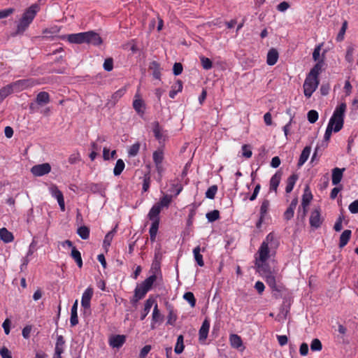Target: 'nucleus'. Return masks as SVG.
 Masks as SVG:
<instances>
[{"mask_svg": "<svg viewBox=\"0 0 358 358\" xmlns=\"http://www.w3.org/2000/svg\"><path fill=\"white\" fill-rule=\"evenodd\" d=\"M278 243L274 236L272 234L267 235L258 250L255 265L257 272L265 279L268 286L272 289L278 291V269L274 260H268L275 255Z\"/></svg>", "mask_w": 358, "mask_h": 358, "instance_id": "1", "label": "nucleus"}, {"mask_svg": "<svg viewBox=\"0 0 358 358\" xmlns=\"http://www.w3.org/2000/svg\"><path fill=\"white\" fill-rule=\"evenodd\" d=\"M39 10L40 6L37 3H34L27 8L17 24L16 33L22 34L26 31Z\"/></svg>", "mask_w": 358, "mask_h": 358, "instance_id": "2", "label": "nucleus"}, {"mask_svg": "<svg viewBox=\"0 0 358 358\" xmlns=\"http://www.w3.org/2000/svg\"><path fill=\"white\" fill-rule=\"evenodd\" d=\"M346 109L347 105L345 103H341L336 107L329 119L327 126L334 129V132H338L343 128Z\"/></svg>", "mask_w": 358, "mask_h": 358, "instance_id": "3", "label": "nucleus"}, {"mask_svg": "<svg viewBox=\"0 0 358 358\" xmlns=\"http://www.w3.org/2000/svg\"><path fill=\"white\" fill-rule=\"evenodd\" d=\"M319 84V78H314L310 76H306V78L303 85V94L305 96L306 98H310L318 87Z\"/></svg>", "mask_w": 358, "mask_h": 358, "instance_id": "4", "label": "nucleus"}, {"mask_svg": "<svg viewBox=\"0 0 358 358\" xmlns=\"http://www.w3.org/2000/svg\"><path fill=\"white\" fill-rule=\"evenodd\" d=\"M152 159L157 172L161 176L166 169L164 150L162 148L155 150L152 153Z\"/></svg>", "mask_w": 358, "mask_h": 358, "instance_id": "5", "label": "nucleus"}, {"mask_svg": "<svg viewBox=\"0 0 358 358\" xmlns=\"http://www.w3.org/2000/svg\"><path fill=\"white\" fill-rule=\"evenodd\" d=\"M152 131L156 140L159 143H164L169 138V134L166 130H164L157 122L152 123Z\"/></svg>", "mask_w": 358, "mask_h": 358, "instance_id": "6", "label": "nucleus"}, {"mask_svg": "<svg viewBox=\"0 0 358 358\" xmlns=\"http://www.w3.org/2000/svg\"><path fill=\"white\" fill-rule=\"evenodd\" d=\"M38 83L34 79L19 80L13 83H11L12 87L15 92L22 91L27 88L33 87L37 85Z\"/></svg>", "mask_w": 358, "mask_h": 358, "instance_id": "7", "label": "nucleus"}, {"mask_svg": "<svg viewBox=\"0 0 358 358\" xmlns=\"http://www.w3.org/2000/svg\"><path fill=\"white\" fill-rule=\"evenodd\" d=\"M48 189L51 196L57 199L61 210L64 212L65 210V203L62 192L55 185H50Z\"/></svg>", "mask_w": 358, "mask_h": 358, "instance_id": "8", "label": "nucleus"}, {"mask_svg": "<svg viewBox=\"0 0 358 358\" xmlns=\"http://www.w3.org/2000/svg\"><path fill=\"white\" fill-rule=\"evenodd\" d=\"M133 107L135 111L141 116L143 115L145 111L146 105L145 101L138 92L134 95Z\"/></svg>", "mask_w": 358, "mask_h": 358, "instance_id": "9", "label": "nucleus"}, {"mask_svg": "<svg viewBox=\"0 0 358 358\" xmlns=\"http://www.w3.org/2000/svg\"><path fill=\"white\" fill-rule=\"evenodd\" d=\"M51 171V166L48 163H43L34 166L31 169V173L37 177H41L49 173Z\"/></svg>", "mask_w": 358, "mask_h": 358, "instance_id": "10", "label": "nucleus"}, {"mask_svg": "<svg viewBox=\"0 0 358 358\" xmlns=\"http://www.w3.org/2000/svg\"><path fill=\"white\" fill-rule=\"evenodd\" d=\"M85 43L92 45H99L102 43V39L96 32L89 31L85 32Z\"/></svg>", "mask_w": 358, "mask_h": 358, "instance_id": "11", "label": "nucleus"}, {"mask_svg": "<svg viewBox=\"0 0 358 358\" xmlns=\"http://www.w3.org/2000/svg\"><path fill=\"white\" fill-rule=\"evenodd\" d=\"M94 294V289L91 287H88L83 293L81 298V306L85 310L90 309L91 299Z\"/></svg>", "mask_w": 358, "mask_h": 358, "instance_id": "12", "label": "nucleus"}, {"mask_svg": "<svg viewBox=\"0 0 358 358\" xmlns=\"http://www.w3.org/2000/svg\"><path fill=\"white\" fill-rule=\"evenodd\" d=\"M324 45V43H321L318 45H317L315 48H314V50L313 52V59L315 62H325V54H326V50H324L322 52V47Z\"/></svg>", "mask_w": 358, "mask_h": 358, "instance_id": "13", "label": "nucleus"}, {"mask_svg": "<svg viewBox=\"0 0 358 358\" xmlns=\"http://www.w3.org/2000/svg\"><path fill=\"white\" fill-rule=\"evenodd\" d=\"M164 320V317L158 309L157 304L155 305L151 322V329H155L157 324H160Z\"/></svg>", "mask_w": 358, "mask_h": 358, "instance_id": "14", "label": "nucleus"}, {"mask_svg": "<svg viewBox=\"0 0 358 358\" xmlns=\"http://www.w3.org/2000/svg\"><path fill=\"white\" fill-rule=\"evenodd\" d=\"M325 65V62L321 61L319 62H316L313 67L310 70L307 76L314 78H319V75L324 69Z\"/></svg>", "mask_w": 358, "mask_h": 358, "instance_id": "15", "label": "nucleus"}, {"mask_svg": "<svg viewBox=\"0 0 358 358\" xmlns=\"http://www.w3.org/2000/svg\"><path fill=\"white\" fill-rule=\"evenodd\" d=\"M125 340L124 335H113L109 338V345L113 348H119L124 343Z\"/></svg>", "mask_w": 358, "mask_h": 358, "instance_id": "16", "label": "nucleus"}, {"mask_svg": "<svg viewBox=\"0 0 358 358\" xmlns=\"http://www.w3.org/2000/svg\"><path fill=\"white\" fill-rule=\"evenodd\" d=\"M312 199H313L312 194H311L310 191L309 190V188L308 187H306L304 190V193L303 194L302 202H301V205L303 208V213H302L303 217H304L306 215V213L307 211L306 208H308Z\"/></svg>", "mask_w": 358, "mask_h": 358, "instance_id": "17", "label": "nucleus"}, {"mask_svg": "<svg viewBox=\"0 0 358 358\" xmlns=\"http://www.w3.org/2000/svg\"><path fill=\"white\" fill-rule=\"evenodd\" d=\"M67 41L71 43H85V32L69 34L66 36Z\"/></svg>", "mask_w": 358, "mask_h": 358, "instance_id": "18", "label": "nucleus"}, {"mask_svg": "<svg viewBox=\"0 0 358 358\" xmlns=\"http://www.w3.org/2000/svg\"><path fill=\"white\" fill-rule=\"evenodd\" d=\"M210 329V322L208 320H205L203 322V324L199 329V341L201 343H204L206 339L207 338L208 331Z\"/></svg>", "mask_w": 358, "mask_h": 358, "instance_id": "19", "label": "nucleus"}, {"mask_svg": "<svg viewBox=\"0 0 358 358\" xmlns=\"http://www.w3.org/2000/svg\"><path fill=\"white\" fill-rule=\"evenodd\" d=\"M278 52L275 48H271L268 50L266 57V63L269 66H273L276 64L278 59Z\"/></svg>", "mask_w": 358, "mask_h": 358, "instance_id": "20", "label": "nucleus"}, {"mask_svg": "<svg viewBox=\"0 0 358 358\" xmlns=\"http://www.w3.org/2000/svg\"><path fill=\"white\" fill-rule=\"evenodd\" d=\"M230 344L232 348L243 350L244 347L243 345V341L241 338L237 334H231L229 337Z\"/></svg>", "mask_w": 358, "mask_h": 358, "instance_id": "21", "label": "nucleus"}, {"mask_svg": "<svg viewBox=\"0 0 358 358\" xmlns=\"http://www.w3.org/2000/svg\"><path fill=\"white\" fill-rule=\"evenodd\" d=\"M345 171V169L340 168H334L332 170V184L334 185H338L343 178V172Z\"/></svg>", "mask_w": 358, "mask_h": 358, "instance_id": "22", "label": "nucleus"}, {"mask_svg": "<svg viewBox=\"0 0 358 358\" xmlns=\"http://www.w3.org/2000/svg\"><path fill=\"white\" fill-rule=\"evenodd\" d=\"M322 222L320 212L318 209L314 210L310 215V223L312 227H318Z\"/></svg>", "mask_w": 358, "mask_h": 358, "instance_id": "23", "label": "nucleus"}, {"mask_svg": "<svg viewBox=\"0 0 358 358\" xmlns=\"http://www.w3.org/2000/svg\"><path fill=\"white\" fill-rule=\"evenodd\" d=\"M36 244L37 243L34 240H33L32 242L30 243L27 255L22 260V266H27V265L29 264L30 261L29 257L34 253L36 250Z\"/></svg>", "mask_w": 358, "mask_h": 358, "instance_id": "24", "label": "nucleus"}, {"mask_svg": "<svg viewBox=\"0 0 358 358\" xmlns=\"http://www.w3.org/2000/svg\"><path fill=\"white\" fill-rule=\"evenodd\" d=\"M281 173L279 172H277L275 173L270 180V192H277L278 187L280 184V180H281Z\"/></svg>", "mask_w": 358, "mask_h": 358, "instance_id": "25", "label": "nucleus"}, {"mask_svg": "<svg viewBox=\"0 0 358 358\" xmlns=\"http://www.w3.org/2000/svg\"><path fill=\"white\" fill-rule=\"evenodd\" d=\"M78 300H76L71 310L70 322L71 326H75L78 323Z\"/></svg>", "mask_w": 358, "mask_h": 358, "instance_id": "26", "label": "nucleus"}, {"mask_svg": "<svg viewBox=\"0 0 358 358\" xmlns=\"http://www.w3.org/2000/svg\"><path fill=\"white\" fill-rule=\"evenodd\" d=\"M0 238L4 243H10L13 241L14 237L13 234L6 228H1L0 229Z\"/></svg>", "mask_w": 358, "mask_h": 358, "instance_id": "27", "label": "nucleus"}, {"mask_svg": "<svg viewBox=\"0 0 358 358\" xmlns=\"http://www.w3.org/2000/svg\"><path fill=\"white\" fill-rule=\"evenodd\" d=\"M161 211L159 205L155 204L150 209L148 217L152 222H159L158 215Z\"/></svg>", "mask_w": 358, "mask_h": 358, "instance_id": "28", "label": "nucleus"}, {"mask_svg": "<svg viewBox=\"0 0 358 358\" xmlns=\"http://www.w3.org/2000/svg\"><path fill=\"white\" fill-rule=\"evenodd\" d=\"M311 148L309 146H306L303 148L300 155L298 166H301L304 164V163L308 160L310 154Z\"/></svg>", "mask_w": 358, "mask_h": 358, "instance_id": "29", "label": "nucleus"}, {"mask_svg": "<svg viewBox=\"0 0 358 358\" xmlns=\"http://www.w3.org/2000/svg\"><path fill=\"white\" fill-rule=\"evenodd\" d=\"M202 251H204V249H203ZM201 248H200V246H197L193 250V255H194V259L196 262V263L198 264V265L199 266H203L204 265V262H203V256L201 254Z\"/></svg>", "mask_w": 358, "mask_h": 358, "instance_id": "30", "label": "nucleus"}, {"mask_svg": "<svg viewBox=\"0 0 358 358\" xmlns=\"http://www.w3.org/2000/svg\"><path fill=\"white\" fill-rule=\"evenodd\" d=\"M157 304L156 301L154 299L149 298L146 300L144 306V312L141 315V320H143L148 313L150 312L151 308L155 305Z\"/></svg>", "mask_w": 358, "mask_h": 358, "instance_id": "31", "label": "nucleus"}, {"mask_svg": "<svg viewBox=\"0 0 358 358\" xmlns=\"http://www.w3.org/2000/svg\"><path fill=\"white\" fill-rule=\"evenodd\" d=\"M115 230L109 231L105 236L103 242V248L107 252L110 246L111 242L115 235Z\"/></svg>", "mask_w": 358, "mask_h": 358, "instance_id": "32", "label": "nucleus"}, {"mask_svg": "<svg viewBox=\"0 0 358 358\" xmlns=\"http://www.w3.org/2000/svg\"><path fill=\"white\" fill-rule=\"evenodd\" d=\"M148 292V289H147L142 284L137 285L135 289V297L136 298V300L143 298Z\"/></svg>", "mask_w": 358, "mask_h": 358, "instance_id": "33", "label": "nucleus"}, {"mask_svg": "<svg viewBox=\"0 0 358 358\" xmlns=\"http://www.w3.org/2000/svg\"><path fill=\"white\" fill-rule=\"evenodd\" d=\"M297 179L298 177L296 175H292L287 178V185L285 187V191L287 193H289L292 191Z\"/></svg>", "mask_w": 358, "mask_h": 358, "instance_id": "34", "label": "nucleus"}, {"mask_svg": "<svg viewBox=\"0 0 358 358\" xmlns=\"http://www.w3.org/2000/svg\"><path fill=\"white\" fill-rule=\"evenodd\" d=\"M157 276L155 274H152L148 278H147L141 284L150 291L154 285V283L157 281Z\"/></svg>", "mask_w": 358, "mask_h": 358, "instance_id": "35", "label": "nucleus"}, {"mask_svg": "<svg viewBox=\"0 0 358 358\" xmlns=\"http://www.w3.org/2000/svg\"><path fill=\"white\" fill-rule=\"evenodd\" d=\"M50 101V96L48 93L45 92H40L36 97V102L39 105L47 104Z\"/></svg>", "mask_w": 358, "mask_h": 358, "instance_id": "36", "label": "nucleus"}, {"mask_svg": "<svg viewBox=\"0 0 358 358\" xmlns=\"http://www.w3.org/2000/svg\"><path fill=\"white\" fill-rule=\"evenodd\" d=\"M350 236H351V231L348 230V229L345 230L341 235L339 246L341 248L344 247L349 241Z\"/></svg>", "mask_w": 358, "mask_h": 358, "instance_id": "37", "label": "nucleus"}, {"mask_svg": "<svg viewBox=\"0 0 358 358\" xmlns=\"http://www.w3.org/2000/svg\"><path fill=\"white\" fill-rule=\"evenodd\" d=\"M182 90V83L180 81H177L176 83H174L172 86V89L169 92V96L172 99H173L176 95L181 92Z\"/></svg>", "mask_w": 358, "mask_h": 358, "instance_id": "38", "label": "nucleus"}, {"mask_svg": "<svg viewBox=\"0 0 358 358\" xmlns=\"http://www.w3.org/2000/svg\"><path fill=\"white\" fill-rule=\"evenodd\" d=\"M15 92L11 84L6 85L0 90V101H3L10 94Z\"/></svg>", "mask_w": 358, "mask_h": 358, "instance_id": "39", "label": "nucleus"}, {"mask_svg": "<svg viewBox=\"0 0 358 358\" xmlns=\"http://www.w3.org/2000/svg\"><path fill=\"white\" fill-rule=\"evenodd\" d=\"M71 255V257L75 259L78 267L81 268L83 266V261H82L80 252L78 250H76V248L75 247H72Z\"/></svg>", "mask_w": 358, "mask_h": 358, "instance_id": "40", "label": "nucleus"}, {"mask_svg": "<svg viewBox=\"0 0 358 358\" xmlns=\"http://www.w3.org/2000/svg\"><path fill=\"white\" fill-rule=\"evenodd\" d=\"M150 69L152 71V75L155 78L159 79L160 78L161 69L157 62H152L150 64Z\"/></svg>", "mask_w": 358, "mask_h": 358, "instance_id": "41", "label": "nucleus"}, {"mask_svg": "<svg viewBox=\"0 0 358 358\" xmlns=\"http://www.w3.org/2000/svg\"><path fill=\"white\" fill-rule=\"evenodd\" d=\"M171 201H172V196L165 194L162 197L160 201L158 203H157L156 204L159 205V208L162 209V208L168 207L169 206V204L171 203Z\"/></svg>", "mask_w": 358, "mask_h": 358, "instance_id": "42", "label": "nucleus"}, {"mask_svg": "<svg viewBox=\"0 0 358 358\" xmlns=\"http://www.w3.org/2000/svg\"><path fill=\"white\" fill-rule=\"evenodd\" d=\"M354 52L355 46L353 45L348 46L345 54V60L350 64H352L354 61Z\"/></svg>", "mask_w": 358, "mask_h": 358, "instance_id": "43", "label": "nucleus"}, {"mask_svg": "<svg viewBox=\"0 0 358 358\" xmlns=\"http://www.w3.org/2000/svg\"><path fill=\"white\" fill-rule=\"evenodd\" d=\"M183 336L180 335L177 338V342L175 346L174 351L176 354H180L184 350Z\"/></svg>", "mask_w": 358, "mask_h": 358, "instance_id": "44", "label": "nucleus"}, {"mask_svg": "<svg viewBox=\"0 0 358 358\" xmlns=\"http://www.w3.org/2000/svg\"><path fill=\"white\" fill-rule=\"evenodd\" d=\"M125 167L124 162L122 159H118L116 162L115 168L113 169V173L115 176H119L123 171Z\"/></svg>", "mask_w": 358, "mask_h": 358, "instance_id": "45", "label": "nucleus"}, {"mask_svg": "<svg viewBox=\"0 0 358 358\" xmlns=\"http://www.w3.org/2000/svg\"><path fill=\"white\" fill-rule=\"evenodd\" d=\"M159 227V222H152V225L150 228V236L152 241L155 240L157 233Z\"/></svg>", "mask_w": 358, "mask_h": 358, "instance_id": "46", "label": "nucleus"}, {"mask_svg": "<svg viewBox=\"0 0 358 358\" xmlns=\"http://www.w3.org/2000/svg\"><path fill=\"white\" fill-rule=\"evenodd\" d=\"M64 340L62 336H57L55 351L58 353L64 352Z\"/></svg>", "mask_w": 358, "mask_h": 358, "instance_id": "47", "label": "nucleus"}, {"mask_svg": "<svg viewBox=\"0 0 358 358\" xmlns=\"http://www.w3.org/2000/svg\"><path fill=\"white\" fill-rule=\"evenodd\" d=\"M78 234L83 239H87L90 236V229L87 227H80L78 229Z\"/></svg>", "mask_w": 358, "mask_h": 358, "instance_id": "48", "label": "nucleus"}, {"mask_svg": "<svg viewBox=\"0 0 358 358\" xmlns=\"http://www.w3.org/2000/svg\"><path fill=\"white\" fill-rule=\"evenodd\" d=\"M206 218L208 219V222H213L220 217V213L217 210H212L208 213H206Z\"/></svg>", "mask_w": 358, "mask_h": 358, "instance_id": "49", "label": "nucleus"}, {"mask_svg": "<svg viewBox=\"0 0 358 358\" xmlns=\"http://www.w3.org/2000/svg\"><path fill=\"white\" fill-rule=\"evenodd\" d=\"M241 155L243 157L247 159L250 158L252 155L250 145H243L241 148Z\"/></svg>", "mask_w": 358, "mask_h": 358, "instance_id": "50", "label": "nucleus"}, {"mask_svg": "<svg viewBox=\"0 0 358 358\" xmlns=\"http://www.w3.org/2000/svg\"><path fill=\"white\" fill-rule=\"evenodd\" d=\"M200 60L203 68L206 70L210 69L213 66V63L210 59L205 57L204 56L200 57Z\"/></svg>", "mask_w": 358, "mask_h": 358, "instance_id": "51", "label": "nucleus"}, {"mask_svg": "<svg viewBox=\"0 0 358 358\" xmlns=\"http://www.w3.org/2000/svg\"><path fill=\"white\" fill-rule=\"evenodd\" d=\"M183 298L190 304L191 307L193 308L195 306L196 300H195L193 293L189 292H186L184 294Z\"/></svg>", "mask_w": 358, "mask_h": 358, "instance_id": "52", "label": "nucleus"}, {"mask_svg": "<svg viewBox=\"0 0 358 358\" xmlns=\"http://www.w3.org/2000/svg\"><path fill=\"white\" fill-rule=\"evenodd\" d=\"M322 348L320 341L317 338H315L310 343V349L313 351H320Z\"/></svg>", "mask_w": 358, "mask_h": 358, "instance_id": "53", "label": "nucleus"}, {"mask_svg": "<svg viewBox=\"0 0 358 358\" xmlns=\"http://www.w3.org/2000/svg\"><path fill=\"white\" fill-rule=\"evenodd\" d=\"M269 206H270V203L268 200H264L262 202V203L261 205V208H260L261 219H262L267 213Z\"/></svg>", "mask_w": 358, "mask_h": 358, "instance_id": "54", "label": "nucleus"}, {"mask_svg": "<svg viewBox=\"0 0 358 358\" xmlns=\"http://www.w3.org/2000/svg\"><path fill=\"white\" fill-rule=\"evenodd\" d=\"M115 153V150L110 151L109 148H104L103 150V157L105 160H108L113 158Z\"/></svg>", "mask_w": 358, "mask_h": 358, "instance_id": "55", "label": "nucleus"}, {"mask_svg": "<svg viewBox=\"0 0 358 358\" xmlns=\"http://www.w3.org/2000/svg\"><path fill=\"white\" fill-rule=\"evenodd\" d=\"M177 320V315L173 310H170L167 316V324L170 325H174Z\"/></svg>", "mask_w": 358, "mask_h": 358, "instance_id": "56", "label": "nucleus"}, {"mask_svg": "<svg viewBox=\"0 0 358 358\" xmlns=\"http://www.w3.org/2000/svg\"><path fill=\"white\" fill-rule=\"evenodd\" d=\"M308 120L310 123H315L318 119V113L315 110H311L308 113Z\"/></svg>", "mask_w": 358, "mask_h": 358, "instance_id": "57", "label": "nucleus"}, {"mask_svg": "<svg viewBox=\"0 0 358 358\" xmlns=\"http://www.w3.org/2000/svg\"><path fill=\"white\" fill-rule=\"evenodd\" d=\"M139 149H140V145L139 143H134L133 144L129 149L128 150V154L129 156L131 157H134L136 156L138 151H139Z\"/></svg>", "mask_w": 358, "mask_h": 358, "instance_id": "58", "label": "nucleus"}, {"mask_svg": "<svg viewBox=\"0 0 358 358\" xmlns=\"http://www.w3.org/2000/svg\"><path fill=\"white\" fill-rule=\"evenodd\" d=\"M217 187L215 185L210 187L206 192V196L208 199H214L217 192Z\"/></svg>", "mask_w": 358, "mask_h": 358, "instance_id": "59", "label": "nucleus"}, {"mask_svg": "<svg viewBox=\"0 0 358 358\" xmlns=\"http://www.w3.org/2000/svg\"><path fill=\"white\" fill-rule=\"evenodd\" d=\"M348 27V23L346 21H345L342 25V27L337 36V40L338 41H342L344 38V35Z\"/></svg>", "mask_w": 358, "mask_h": 358, "instance_id": "60", "label": "nucleus"}, {"mask_svg": "<svg viewBox=\"0 0 358 358\" xmlns=\"http://www.w3.org/2000/svg\"><path fill=\"white\" fill-rule=\"evenodd\" d=\"M113 68V62L112 59H106L103 63V69L107 71H110Z\"/></svg>", "mask_w": 358, "mask_h": 358, "instance_id": "61", "label": "nucleus"}, {"mask_svg": "<svg viewBox=\"0 0 358 358\" xmlns=\"http://www.w3.org/2000/svg\"><path fill=\"white\" fill-rule=\"evenodd\" d=\"M31 329L32 327L31 325H27L26 327H24L22 331V336L26 339L29 338L30 336Z\"/></svg>", "mask_w": 358, "mask_h": 358, "instance_id": "62", "label": "nucleus"}, {"mask_svg": "<svg viewBox=\"0 0 358 358\" xmlns=\"http://www.w3.org/2000/svg\"><path fill=\"white\" fill-rule=\"evenodd\" d=\"M349 210L352 213H358V200H356L350 204Z\"/></svg>", "mask_w": 358, "mask_h": 358, "instance_id": "63", "label": "nucleus"}, {"mask_svg": "<svg viewBox=\"0 0 358 358\" xmlns=\"http://www.w3.org/2000/svg\"><path fill=\"white\" fill-rule=\"evenodd\" d=\"M0 355L2 358H12L10 352L6 348L0 349Z\"/></svg>", "mask_w": 358, "mask_h": 358, "instance_id": "64", "label": "nucleus"}]
</instances>
